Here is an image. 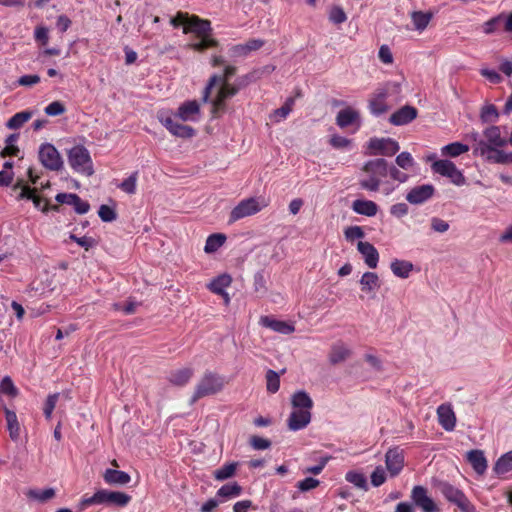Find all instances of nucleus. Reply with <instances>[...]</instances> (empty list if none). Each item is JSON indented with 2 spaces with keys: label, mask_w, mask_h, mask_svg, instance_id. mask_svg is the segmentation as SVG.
<instances>
[{
  "label": "nucleus",
  "mask_w": 512,
  "mask_h": 512,
  "mask_svg": "<svg viewBox=\"0 0 512 512\" xmlns=\"http://www.w3.org/2000/svg\"><path fill=\"white\" fill-rule=\"evenodd\" d=\"M4 412L10 438L16 441L20 435V425L17 419V415L14 411L9 410L6 406H4Z\"/></svg>",
  "instance_id": "35"
},
{
  "label": "nucleus",
  "mask_w": 512,
  "mask_h": 512,
  "mask_svg": "<svg viewBox=\"0 0 512 512\" xmlns=\"http://www.w3.org/2000/svg\"><path fill=\"white\" fill-rule=\"evenodd\" d=\"M385 463L390 475L397 476L404 466L403 451L397 447L389 449L385 455Z\"/></svg>",
  "instance_id": "14"
},
{
  "label": "nucleus",
  "mask_w": 512,
  "mask_h": 512,
  "mask_svg": "<svg viewBox=\"0 0 512 512\" xmlns=\"http://www.w3.org/2000/svg\"><path fill=\"white\" fill-rule=\"evenodd\" d=\"M223 387V377L217 373L206 371L195 387V391L191 398V403H195L203 397L214 395L221 391Z\"/></svg>",
  "instance_id": "2"
},
{
  "label": "nucleus",
  "mask_w": 512,
  "mask_h": 512,
  "mask_svg": "<svg viewBox=\"0 0 512 512\" xmlns=\"http://www.w3.org/2000/svg\"><path fill=\"white\" fill-rule=\"evenodd\" d=\"M345 238L348 241H354L355 239H362L365 237V233L360 226H349L344 230Z\"/></svg>",
  "instance_id": "56"
},
{
  "label": "nucleus",
  "mask_w": 512,
  "mask_h": 512,
  "mask_svg": "<svg viewBox=\"0 0 512 512\" xmlns=\"http://www.w3.org/2000/svg\"><path fill=\"white\" fill-rule=\"evenodd\" d=\"M362 171L366 174V177L360 179V187L375 192L379 190L382 178L388 175V163L383 158L373 159L363 165Z\"/></svg>",
  "instance_id": "1"
},
{
  "label": "nucleus",
  "mask_w": 512,
  "mask_h": 512,
  "mask_svg": "<svg viewBox=\"0 0 512 512\" xmlns=\"http://www.w3.org/2000/svg\"><path fill=\"white\" fill-rule=\"evenodd\" d=\"M367 148L370 155L393 156L399 151L400 146L392 138L373 137L368 141Z\"/></svg>",
  "instance_id": "9"
},
{
  "label": "nucleus",
  "mask_w": 512,
  "mask_h": 512,
  "mask_svg": "<svg viewBox=\"0 0 512 512\" xmlns=\"http://www.w3.org/2000/svg\"><path fill=\"white\" fill-rule=\"evenodd\" d=\"M138 180V172H133L128 178L124 179L118 187L127 194H135Z\"/></svg>",
  "instance_id": "48"
},
{
  "label": "nucleus",
  "mask_w": 512,
  "mask_h": 512,
  "mask_svg": "<svg viewBox=\"0 0 512 512\" xmlns=\"http://www.w3.org/2000/svg\"><path fill=\"white\" fill-rule=\"evenodd\" d=\"M431 170L436 174L449 178L457 186H462L466 183V178L462 171L450 160H435L431 165Z\"/></svg>",
  "instance_id": "5"
},
{
  "label": "nucleus",
  "mask_w": 512,
  "mask_h": 512,
  "mask_svg": "<svg viewBox=\"0 0 512 512\" xmlns=\"http://www.w3.org/2000/svg\"><path fill=\"white\" fill-rule=\"evenodd\" d=\"M295 104V98L294 97H288L285 101V103L278 109H275L272 114L270 115L271 121L278 123L284 119L287 118V116L291 113L293 110Z\"/></svg>",
  "instance_id": "36"
},
{
  "label": "nucleus",
  "mask_w": 512,
  "mask_h": 512,
  "mask_svg": "<svg viewBox=\"0 0 512 512\" xmlns=\"http://www.w3.org/2000/svg\"><path fill=\"white\" fill-rule=\"evenodd\" d=\"M183 32L185 34L193 33L196 38L211 35V22L201 19L196 15H192L190 21L187 22V26L184 27Z\"/></svg>",
  "instance_id": "12"
},
{
  "label": "nucleus",
  "mask_w": 512,
  "mask_h": 512,
  "mask_svg": "<svg viewBox=\"0 0 512 512\" xmlns=\"http://www.w3.org/2000/svg\"><path fill=\"white\" fill-rule=\"evenodd\" d=\"M387 98V91L386 90H378L374 96L369 101V109L370 112L373 115L379 116L381 114H384L388 107L385 103V100Z\"/></svg>",
  "instance_id": "25"
},
{
  "label": "nucleus",
  "mask_w": 512,
  "mask_h": 512,
  "mask_svg": "<svg viewBox=\"0 0 512 512\" xmlns=\"http://www.w3.org/2000/svg\"><path fill=\"white\" fill-rule=\"evenodd\" d=\"M499 117L498 110L495 105L488 104L482 107L480 118L482 122L488 123V122H495L497 121Z\"/></svg>",
  "instance_id": "49"
},
{
  "label": "nucleus",
  "mask_w": 512,
  "mask_h": 512,
  "mask_svg": "<svg viewBox=\"0 0 512 512\" xmlns=\"http://www.w3.org/2000/svg\"><path fill=\"white\" fill-rule=\"evenodd\" d=\"M262 207L255 198H248L240 201L237 206H235L230 212L229 222L233 223L242 218L252 216L259 211H261Z\"/></svg>",
  "instance_id": "11"
},
{
  "label": "nucleus",
  "mask_w": 512,
  "mask_h": 512,
  "mask_svg": "<svg viewBox=\"0 0 512 512\" xmlns=\"http://www.w3.org/2000/svg\"><path fill=\"white\" fill-rule=\"evenodd\" d=\"M58 398H59L58 393L48 395V397L45 401V404H44V408H43L44 415L47 419L51 418L53 410L55 409L56 403L58 401Z\"/></svg>",
  "instance_id": "57"
},
{
  "label": "nucleus",
  "mask_w": 512,
  "mask_h": 512,
  "mask_svg": "<svg viewBox=\"0 0 512 512\" xmlns=\"http://www.w3.org/2000/svg\"><path fill=\"white\" fill-rule=\"evenodd\" d=\"M351 355V351L343 343H335L332 345L329 353V361L335 365L344 362Z\"/></svg>",
  "instance_id": "33"
},
{
  "label": "nucleus",
  "mask_w": 512,
  "mask_h": 512,
  "mask_svg": "<svg viewBox=\"0 0 512 512\" xmlns=\"http://www.w3.org/2000/svg\"><path fill=\"white\" fill-rule=\"evenodd\" d=\"M65 111L66 108L60 101H53L45 107V113L49 116H59Z\"/></svg>",
  "instance_id": "59"
},
{
  "label": "nucleus",
  "mask_w": 512,
  "mask_h": 512,
  "mask_svg": "<svg viewBox=\"0 0 512 512\" xmlns=\"http://www.w3.org/2000/svg\"><path fill=\"white\" fill-rule=\"evenodd\" d=\"M431 18V13H425L422 11H415L411 15L412 22L415 28L419 31H423L428 26Z\"/></svg>",
  "instance_id": "46"
},
{
  "label": "nucleus",
  "mask_w": 512,
  "mask_h": 512,
  "mask_svg": "<svg viewBox=\"0 0 512 512\" xmlns=\"http://www.w3.org/2000/svg\"><path fill=\"white\" fill-rule=\"evenodd\" d=\"M361 291L365 293H372L375 295L376 291L380 288V280L376 273L374 272H365L360 281Z\"/></svg>",
  "instance_id": "27"
},
{
  "label": "nucleus",
  "mask_w": 512,
  "mask_h": 512,
  "mask_svg": "<svg viewBox=\"0 0 512 512\" xmlns=\"http://www.w3.org/2000/svg\"><path fill=\"white\" fill-rule=\"evenodd\" d=\"M236 67L235 66H232V65H228L225 67L224 69V72L222 75H218V74H213L210 78H209V81L203 91V96H202V100L204 102H208L209 101V97H210V94H211V90L213 89V87H215L216 85H218L219 83L221 82H229V79L235 75L236 73Z\"/></svg>",
  "instance_id": "16"
},
{
  "label": "nucleus",
  "mask_w": 512,
  "mask_h": 512,
  "mask_svg": "<svg viewBox=\"0 0 512 512\" xmlns=\"http://www.w3.org/2000/svg\"><path fill=\"white\" fill-rule=\"evenodd\" d=\"M291 404L296 410L307 409L311 411L313 408V401L311 397L303 390L297 391L292 395Z\"/></svg>",
  "instance_id": "34"
},
{
  "label": "nucleus",
  "mask_w": 512,
  "mask_h": 512,
  "mask_svg": "<svg viewBox=\"0 0 512 512\" xmlns=\"http://www.w3.org/2000/svg\"><path fill=\"white\" fill-rule=\"evenodd\" d=\"M396 163L400 168L409 170L414 166L415 161L409 152H402L396 157Z\"/></svg>",
  "instance_id": "53"
},
{
  "label": "nucleus",
  "mask_w": 512,
  "mask_h": 512,
  "mask_svg": "<svg viewBox=\"0 0 512 512\" xmlns=\"http://www.w3.org/2000/svg\"><path fill=\"white\" fill-rule=\"evenodd\" d=\"M357 249L363 256L364 261L369 268L374 269L377 267L379 261V253L371 243L359 241L357 244Z\"/></svg>",
  "instance_id": "21"
},
{
  "label": "nucleus",
  "mask_w": 512,
  "mask_h": 512,
  "mask_svg": "<svg viewBox=\"0 0 512 512\" xmlns=\"http://www.w3.org/2000/svg\"><path fill=\"white\" fill-rule=\"evenodd\" d=\"M466 459L477 474L483 475L486 472L488 462L482 450H470L466 454Z\"/></svg>",
  "instance_id": "20"
},
{
  "label": "nucleus",
  "mask_w": 512,
  "mask_h": 512,
  "mask_svg": "<svg viewBox=\"0 0 512 512\" xmlns=\"http://www.w3.org/2000/svg\"><path fill=\"white\" fill-rule=\"evenodd\" d=\"M194 375V370L189 367L174 370L170 373L168 381L175 386H185Z\"/></svg>",
  "instance_id": "30"
},
{
  "label": "nucleus",
  "mask_w": 512,
  "mask_h": 512,
  "mask_svg": "<svg viewBox=\"0 0 512 512\" xmlns=\"http://www.w3.org/2000/svg\"><path fill=\"white\" fill-rule=\"evenodd\" d=\"M98 215L103 222H112L116 220L117 213L113 208L108 205H101L98 210Z\"/></svg>",
  "instance_id": "55"
},
{
  "label": "nucleus",
  "mask_w": 512,
  "mask_h": 512,
  "mask_svg": "<svg viewBox=\"0 0 512 512\" xmlns=\"http://www.w3.org/2000/svg\"><path fill=\"white\" fill-rule=\"evenodd\" d=\"M18 188H20L21 191L17 196V200H31L35 208L41 210V208L43 207L42 202H45V200L37 194L36 188H31L30 186L23 184L22 180H18L17 183L13 186V190H16Z\"/></svg>",
  "instance_id": "18"
},
{
  "label": "nucleus",
  "mask_w": 512,
  "mask_h": 512,
  "mask_svg": "<svg viewBox=\"0 0 512 512\" xmlns=\"http://www.w3.org/2000/svg\"><path fill=\"white\" fill-rule=\"evenodd\" d=\"M417 117V109L406 105L390 116V122L393 125H405L413 121Z\"/></svg>",
  "instance_id": "24"
},
{
  "label": "nucleus",
  "mask_w": 512,
  "mask_h": 512,
  "mask_svg": "<svg viewBox=\"0 0 512 512\" xmlns=\"http://www.w3.org/2000/svg\"><path fill=\"white\" fill-rule=\"evenodd\" d=\"M491 150H494V148L488 143V141L486 139H481L473 146V155L487 158V155Z\"/></svg>",
  "instance_id": "52"
},
{
  "label": "nucleus",
  "mask_w": 512,
  "mask_h": 512,
  "mask_svg": "<svg viewBox=\"0 0 512 512\" xmlns=\"http://www.w3.org/2000/svg\"><path fill=\"white\" fill-rule=\"evenodd\" d=\"M232 278L228 274H222L213 279L207 288L214 294L220 295L224 298L226 303H229L230 298L225 289L230 286Z\"/></svg>",
  "instance_id": "22"
},
{
  "label": "nucleus",
  "mask_w": 512,
  "mask_h": 512,
  "mask_svg": "<svg viewBox=\"0 0 512 512\" xmlns=\"http://www.w3.org/2000/svg\"><path fill=\"white\" fill-rule=\"evenodd\" d=\"M199 114V104L196 100L183 103L177 110L176 117L182 121L195 120V116Z\"/></svg>",
  "instance_id": "31"
},
{
  "label": "nucleus",
  "mask_w": 512,
  "mask_h": 512,
  "mask_svg": "<svg viewBox=\"0 0 512 512\" xmlns=\"http://www.w3.org/2000/svg\"><path fill=\"white\" fill-rule=\"evenodd\" d=\"M345 479H346V481H348L349 483H352L353 485H355L358 488H366L367 480H366V477L362 473L355 472V471H349L346 473Z\"/></svg>",
  "instance_id": "51"
},
{
  "label": "nucleus",
  "mask_w": 512,
  "mask_h": 512,
  "mask_svg": "<svg viewBox=\"0 0 512 512\" xmlns=\"http://www.w3.org/2000/svg\"><path fill=\"white\" fill-rule=\"evenodd\" d=\"M260 324L266 328H269L275 332L288 335L295 331V327L292 323L277 320L270 316H262L260 318Z\"/></svg>",
  "instance_id": "19"
},
{
  "label": "nucleus",
  "mask_w": 512,
  "mask_h": 512,
  "mask_svg": "<svg viewBox=\"0 0 512 512\" xmlns=\"http://www.w3.org/2000/svg\"><path fill=\"white\" fill-rule=\"evenodd\" d=\"M360 119L359 112L348 107L338 112L336 116V124L340 128H346Z\"/></svg>",
  "instance_id": "32"
},
{
  "label": "nucleus",
  "mask_w": 512,
  "mask_h": 512,
  "mask_svg": "<svg viewBox=\"0 0 512 512\" xmlns=\"http://www.w3.org/2000/svg\"><path fill=\"white\" fill-rule=\"evenodd\" d=\"M221 86L218 89L216 97L211 101L212 108H211V114L214 118L218 117L220 113H222L225 108L226 104L225 101L235 96L239 88L230 84L229 82H221L219 83Z\"/></svg>",
  "instance_id": "10"
},
{
  "label": "nucleus",
  "mask_w": 512,
  "mask_h": 512,
  "mask_svg": "<svg viewBox=\"0 0 512 512\" xmlns=\"http://www.w3.org/2000/svg\"><path fill=\"white\" fill-rule=\"evenodd\" d=\"M352 209L357 214L373 217L378 212V205L371 200L357 199L353 201Z\"/></svg>",
  "instance_id": "29"
},
{
  "label": "nucleus",
  "mask_w": 512,
  "mask_h": 512,
  "mask_svg": "<svg viewBox=\"0 0 512 512\" xmlns=\"http://www.w3.org/2000/svg\"><path fill=\"white\" fill-rule=\"evenodd\" d=\"M198 39L199 40L197 42L188 44V48L192 49L193 51L202 53L207 49L215 48L219 45V42L211 37V35L200 37Z\"/></svg>",
  "instance_id": "38"
},
{
  "label": "nucleus",
  "mask_w": 512,
  "mask_h": 512,
  "mask_svg": "<svg viewBox=\"0 0 512 512\" xmlns=\"http://www.w3.org/2000/svg\"><path fill=\"white\" fill-rule=\"evenodd\" d=\"M105 483L109 485H126L130 482L131 477L127 472L117 469H106L103 473Z\"/></svg>",
  "instance_id": "26"
},
{
  "label": "nucleus",
  "mask_w": 512,
  "mask_h": 512,
  "mask_svg": "<svg viewBox=\"0 0 512 512\" xmlns=\"http://www.w3.org/2000/svg\"><path fill=\"white\" fill-rule=\"evenodd\" d=\"M67 157L69 165L75 172L86 176H91L94 173L90 153L84 146L76 145L72 147L68 151Z\"/></svg>",
  "instance_id": "4"
},
{
  "label": "nucleus",
  "mask_w": 512,
  "mask_h": 512,
  "mask_svg": "<svg viewBox=\"0 0 512 512\" xmlns=\"http://www.w3.org/2000/svg\"><path fill=\"white\" fill-rule=\"evenodd\" d=\"M329 19L335 24H342L347 20V16L341 7L332 8Z\"/></svg>",
  "instance_id": "63"
},
{
  "label": "nucleus",
  "mask_w": 512,
  "mask_h": 512,
  "mask_svg": "<svg viewBox=\"0 0 512 512\" xmlns=\"http://www.w3.org/2000/svg\"><path fill=\"white\" fill-rule=\"evenodd\" d=\"M437 490L451 504L457 506L461 512H476L475 506L462 490L447 481H440Z\"/></svg>",
  "instance_id": "3"
},
{
  "label": "nucleus",
  "mask_w": 512,
  "mask_h": 512,
  "mask_svg": "<svg viewBox=\"0 0 512 512\" xmlns=\"http://www.w3.org/2000/svg\"><path fill=\"white\" fill-rule=\"evenodd\" d=\"M494 471L497 474H505L512 471V451L507 452L497 460Z\"/></svg>",
  "instance_id": "45"
},
{
  "label": "nucleus",
  "mask_w": 512,
  "mask_h": 512,
  "mask_svg": "<svg viewBox=\"0 0 512 512\" xmlns=\"http://www.w3.org/2000/svg\"><path fill=\"white\" fill-rule=\"evenodd\" d=\"M390 267L395 276L403 279L408 278L410 272L413 270V264L411 262L398 259H395Z\"/></svg>",
  "instance_id": "37"
},
{
  "label": "nucleus",
  "mask_w": 512,
  "mask_h": 512,
  "mask_svg": "<svg viewBox=\"0 0 512 512\" xmlns=\"http://www.w3.org/2000/svg\"><path fill=\"white\" fill-rule=\"evenodd\" d=\"M469 151V146L460 142H453L441 148L443 156L457 157Z\"/></svg>",
  "instance_id": "43"
},
{
  "label": "nucleus",
  "mask_w": 512,
  "mask_h": 512,
  "mask_svg": "<svg viewBox=\"0 0 512 512\" xmlns=\"http://www.w3.org/2000/svg\"><path fill=\"white\" fill-rule=\"evenodd\" d=\"M505 14H499L483 24V32L487 35L493 34L498 31L499 27L503 25Z\"/></svg>",
  "instance_id": "47"
},
{
  "label": "nucleus",
  "mask_w": 512,
  "mask_h": 512,
  "mask_svg": "<svg viewBox=\"0 0 512 512\" xmlns=\"http://www.w3.org/2000/svg\"><path fill=\"white\" fill-rule=\"evenodd\" d=\"M266 386L267 391L270 393H276L280 388V376L274 370L269 369L266 372Z\"/></svg>",
  "instance_id": "50"
},
{
  "label": "nucleus",
  "mask_w": 512,
  "mask_h": 512,
  "mask_svg": "<svg viewBox=\"0 0 512 512\" xmlns=\"http://www.w3.org/2000/svg\"><path fill=\"white\" fill-rule=\"evenodd\" d=\"M435 188L431 184H423L412 188L406 195V200L414 205L422 204L432 198Z\"/></svg>",
  "instance_id": "13"
},
{
  "label": "nucleus",
  "mask_w": 512,
  "mask_h": 512,
  "mask_svg": "<svg viewBox=\"0 0 512 512\" xmlns=\"http://www.w3.org/2000/svg\"><path fill=\"white\" fill-rule=\"evenodd\" d=\"M249 443L255 450H265L271 446L270 440L256 435L251 436Z\"/></svg>",
  "instance_id": "61"
},
{
  "label": "nucleus",
  "mask_w": 512,
  "mask_h": 512,
  "mask_svg": "<svg viewBox=\"0 0 512 512\" xmlns=\"http://www.w3.org/2000/svg\"><path fill=\"white\" fill-rule=\"evenodd\" d=\"M160 123L174 136L180 138H191L195 135V129L191 126L178 123L167 111L159 112L157 115Z\"/></svg>",
  "instance_id": "6"
},
{
  "label": "nucleus",
  "mask_w": 512,
  "mask_h": 512,
  "mask_svg": "<svg viewBox=\"0 0 512 512\" xmlns=\"http://www.w3.org/2000/svg\"><path fill=\"white\" fill-rule=\"evenodd\" d=\"M32 112L25 110L14 114L6 123V127L12 130L21 128L32 117Z\"/></svg>",
  "instance_id": "40"
},
{
  "label": "nucleus",
  "mask_w": 512,
  "mask_h": 512,
  "mask_svg": "<svg viewBox=\"0 0 512 512\" xmlns=\"http://www.w3.org/2000/svg\"><path fill=\"white\" fill-rule=\"evenodd\" d=\"M311 421V411L307 409L296 410L294 409L288 420V428L291 431H298L304 429Z\"/></svg>",
  "instance_id": "17"
},
{
  "label": "nucleus",
  "mask_w": 512,
  "mask_h": 512,
  "mask_svg": "<svg viewBox=\"0 0 512 512\" xmlns=\"http://www.w3.org/2000/svg\"><path fill=\"white\" fill-rule=\"evenodd\" d=\"M386 481L385 471L382 467H377L371 474V483L374 487L381 486Z\"/></svg>",
  "instance_id": "64"
},
{
  "label": "nucleus",
  "mask_w": 512,
  "mask_h": 512,
  "mask_svg": "<svg viewBox=\"0 0 512 512\" xmlns=\"http://www.w3.org/2000/svg\"><path fill=\"white\" fill-rule=\"evenodd\" d=\"M483 135L493 148H501L507 145V139L502 137L499 126L492 125L483 131Z\"/></svg>",
  "instance_id": "28"
},
{
  "label": "nucleus",
  "mask_w": 512,
  "mask_h": 512,
  "mask_svg": "<svg viewBox=\"0 0 512 512\" xmlns=\"http://www.w3.org/2000/svg\"><path fill=\"white\" fill-rule=\"evenodd\" d=\"M55 490L53 488H47L44 490L30 489L26 493V496L30 499L36 500L40 503H45L55 497Z\"/></svg>",
  "instance_id": "41"
},
{
  "label": "nucleus",
  "mask_w": 512,
  "mask_h": 512,
  "mask_svg": "<svg viewBox=\"0 0 512 512\" xmlns=\"http://www.w3.org/2000/svg\"><path fill=\"white\" fill-rule=\"evenodd\" d=\"M410 498L412 504L422 512H439L440 509L432 497L428 494V489L421 485H416L411 490Z\"/></svg>",
  "instance_id": "8"
},
{
  "label": "nucleus",
  "mask_w": 512,
  "mask_h": 512,
  "mask_svg": "<svg viewBox=\"0 0 512 512\" xmlns=\"http://www.w3.org/2000/svg\"><path fill=\"white\" fill-rule=\"evenodd\" d=\"M237 466V462L224 464L223 466L214 471L213 476L218 481H224L226 479H229L235 475Z\"/></svg>",
  "instance_id": "42"
},
{
  "label": "nucleus",
  "mask_w": 512,
  "mask_h": 512,
  "mask_svg": "<svg viewBox=\"0 0 512 512\" xmlns=\"http://www.w3.org/2000/svg\"><path fill=\"white\" fill-rule=\"evenodd\" d=\"M319 484L320 481L318 479L307 477L297 483V488L302 492H306L315 489Z\"/></svg>",
  "instance_id": "60"
},
{
  "label": "nucleus",
  "mask_w": 512,
  "mask_h": 512,
  "mask_svg": "<svg viewBox=\"0 0 512 512\" xmlns=\"http://www.w3.org/2000/svg\"><path fill=\"white\" fill-rule=\"evenodd\" d=\"M34 38L40 45L45 46L49 40V31L44 26H37L34 31Z\"/></svg>",
  "instance_id": "62"
},
{
  "label": "nucleus",
  "mask_w": 512,
  "mask_h": 512,
  "mask_svg": "<svg viewBox=\"0 0 512 512\" xmlns=\"http://www.w3.org/2000/svg\"><path fill=\"white\" fill-rule=\"evenodd\" d=\"M100 504H108L116 507H125L130 501L131 496L120 491L99 490Z\"/></svg>",
  "instance_id": "15"
},
{
  "label": "nucleus",
  "mask_w": 512,
  "mask_h": 512,
  "mask_svg": "<svg viewBox=\"0 0 512 512\" xmlns=\"http://www.w3.org/2000/svg\"><path fill=\"white\" fill-rule=\"evenodd\" d=\"M38 156L41 164L48 170L59 171L63 167V160L60 153L55 146L50 143L40 145Z\"/></svg>",
  "instance_id": "7"
},
{
  "label": "nucleus",
  "mask_w": 512,
  "mask_h": 512,
  "mask_svg": "<svg viewBox=\"0 0 512 512\" xmlns=\"http://www.w3.org/2000/svg\"><path fill=\"white\" fill-rule=\"evenodd\" d=\"M242 491V487L237 482H233L221 486L217 491V496L223 499H231L240 496Z\"/></svg>",
  "instance_id": "39"
},
{
  "label": "nucleus",
  "mask_w": 512,
  "mask_h": 512,
  "mask_svg": "<svg viewBox=\"0 0 512 512\" xmlns=\"http://www.w3.org/2000/svg\"><path fill=\"white\" fill-rule=\"evenodd\" d=\"M439 424L446 431H452L456 425L455 413L449 404H441L437 408Z\"/></svg>",
  "instance_id": "23"
},
{
  "label": "nucleus",
  "mask_w": 512,
  "mask_h": 512,
  "mask_svg": "<svg viewBox=\"0 0 512 512\" xmlns=\"http://www.w3.org/2000/svg\"><path fill=\"white\" fill-rule=\"evenodd\" d=\"M225 241L226 236L224 234H211L206 240L204 251L206 253H214L225 243Z\"/></svg>",
  "instance_id": "44"
},
{
  "label": "nucleus",
  "mask_w": 512,
  "mask_h": 512,
  "mask_svg": "<svg viewBox=\"0 0 512 512\" xmlns=\"http://www.w3.org/2000/svg\"><path fill=\"white\" fill-rule=\"evenodd\" d=\"M488 161L498 164H507V153L503 150H499L498 148H494L487 155L486 158Z\"/></svg>",
  "instance_id": "58"
},
{
  "label": "nucleus",
  "mask_w": 512,
  "mask_h": 512,
  "mask_svg": "<svg viewBox=\"0 0 512 512\" xmlns=\"http://www.w3.org/2000/svg\"><path fill=\"white\" fill-rule=\"evenodd\" d=\"M1 392L12 397L18 394V390L9 376L2 379L0 383V393Z\"/></svg>",
  "instance_id": "54"
}]
</instances>
